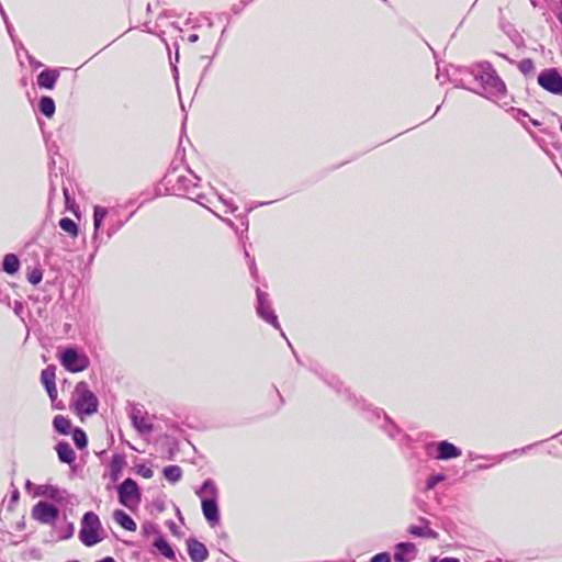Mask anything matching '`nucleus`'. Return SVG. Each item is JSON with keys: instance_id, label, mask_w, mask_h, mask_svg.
<instances>
[{"instance_id": "9d476101", "label": "nucleus", "mask_w": 562, "mask_h": 562, "mask_svg": "<svg viewBox=\"0 0 562 562\" xmlns=\"http://www.w3.org/2000/svg\"><path fill=\"white\" fill-rule=\"evenodd\" d=\"M417 554V549L414 543L401 542L395 547L394 560L395 562H412Z\"/></svg>"}, {"instance_id": "f3484780", "label": "nucleus", "mask_w": 562, "mask_h": 562, "mask_svg": "<svg viewBox=\"0 0 562 562\" xmlns=\"http://www.w3.org/2000/svg\"><path fill=\"white\" fill-rule=\"evenodd\" d=\"M3 270L9 273L13 274L15 273L20 268V261L19 258L13 254H8L3 258Z\"/></svg>"}, {"instance_id": "4c0bfd02", "label": "nucleus", "mask_w": 562, "mask_h": 562, "mask_svg": "<svg viewBox=\"0 0 562 562\" xmlns=\"http://www.w3.org/2000/svg\"><path fill=\"white\" fill-rule=\"evenodd\" d=\"M151 475H153V471H151V470H149V469H147V470L144 472V476H145V477H147V479L151 477Z\"/></svg>"}, {"instance_id": "ea45409f", "label": "nucleus", "mask_w": 562, "mask_h": 562, "mask_svg": "<svg viewBox=\"0 0 562 562\" xmlns=\"http://www.w3.org/2000/svg\"><path fill=\"white\" fill-rule=\"evenodd\" d=\"M101 222L102 221H99L98 218L94 217V227H95V229H98L100 227Z\"/></svg>"}, {"instance_id": "bb28decb", "label": "nucleus", "mask_w": 562, "mask_h": 562, "mask_svg": "<svg viewBox=\"0 0 562 562\" xmlns=\"http://www.w3.org/2000/svg\"><path fill=\"white\" fill-rule=\"evenodd\" d=\"M425 531H426V526L425 527L411 526L408 528V532L416 537H424Z\"/></svg>"}, {"instance_id": "6e6552de", "label": "nucleus", "mask_w": 562, "mask_h": 562, "mask_svg": "<svg viewBox=\"0 0 562 562\" xmlns=\"http://www.w3.org/2000/svg\"><path fill=\"white\" fill-rule=\"evenodd\" d=\"M133 426L139 434H149L153 431V424L147 414L139 408H133L131 413Z\"/></svg>"}, {"instance_id": "f257e3e1", "label": "nucleus", "mask_w": 562, "mask_h": 562, "mask_svg": "<svg viewBox=\"0 0 562 562\" xmlns=\"http://www.w3.org/2000/svg\"><path fill=\"white\" fill-rule=\"evenodd\" d=\"M472 74L484 89L485 97L490 99H501L504 97L506 86L491 64L484 63L476 65Z\"/></svg>"}, {"instance_id": "58836bf2", "label": "nucleus", "mask_w": 562, "mask_h": 562, "mask_svg": "<svg viewBox=\"0 0 562 562\" xmlns=\"http://www.w3.org/2000/svg\"><path fill=\"white\" fill-rule=\"evenodd\" d=\"M98 562H115V560L113 558H111V557H106V558H104V559H102V560H100Z\"/></svg>"}, {"instance_id": "4468645a", "label": "nucleus", "mask_w": 562, "mask_h": 562, "mask_svg": "<svg viewBox=\"0 0 562 562\" xmlns=\"http://www.w3.org/2000/svg\"><path fill=\"white\" fill-rule=\"evenodd\" d=\"M461 456V450L457 448L454 445L448 441H441L438 445V459L447 460L453 459Z\"/></svg>"}, {"instance_id": "f03ea898", "label": "nucleus", "mask_w": 562, "mask_h": 562, "mask_svg": "<svg viewBox=\"0 0 562 562\" xmlns=\"http://www.w3.org/2000/svg\"><path fill=\"white\" fill-rule=\"evenodd\" d=\"M72 406L81 420H83L85 416H90L98 412V397L88 387L86 382L77 383L74 391Z\"/></svg>"}, {"instance_id": "4be33fe9", "label": "nucleus", "mask_w": 562, "mask_h": 562, "mask_svg": "<svg viewBox=\"0 0 562 562\" xmlns=\"http://www.w3.org/2000/svg\"><path fill=\"white\" fill-rule=\"evenodd\" d=\"M53 424H54L55 429L58 432L64 434V435L69 434L70 423L64 416H61V415L55 416Z\"/></svg>"}, {"instance_id": "b1692460", "label": "nucleus", "mask_w": 562, "mask_h": 562, "mask_svg": "<svg viewBox=\"0 0 562 562\" xmlns=\"http://www.w3.org/2000/svg\"><path fill=\"white\" fill-rule=\"evenodd\" d=\"M57 453L60 461L70 463V447L66 442H60L57 446Z\"/></svg>"}, {"instance_id": "9b49d317", "label": "nucleus", "mask_w": 562, "mask_h": 562, "mask_svg": "<svg viewBox=\"0 0 562 562\" xmlns=\"http://www.w3.org/2000/svg\"><path fill=\"white\" fill-rule=\"evenodd\" d=\"M202 503V512L205 519L212 525H216L220 521V512L217 506V499H203Z\"/></svg>"}, {"instance_id": "a878e982", "label": "nucleus", "mask_w": 562, "mask_h": 562, "mask_svg": "<svg viewBox=\"0 0 562 562\" xmlns=\"http://www.w3.org/2000/svg\"><path fill=\"white\" fill-rule=\"evenodd\" d=\"M60 359L64 368L70 371V348L65 349Z\"/></svg>"}, {"instance_id": "a19ab883", "label": "nucleus", "mask_w": 562, "mask_h": 562, "mask_svg": "<svg viewBox=\"0 0 562 562\" xmlns=\"http://www.w3.org/2000/svg\"><path fill=\"white\" fill-rule=\"evenodd\" d=\"M71 212H72L76 216H78V213H77V211L75 210V205H74V204H72Z\"/></svg>"}, {"instance_id": "473e14b6", "label": "nucleus", "mask_w": 562, "mask_h": 562, "mask_svg": "<svg viewBox=\"0 0 562 562\" xmlns=\"http://www.w3.org/2000/svg\"><path fill=\"white\" fill-rule=\"evenodd\" d=\"M424 537L436 539L438 537V533L436 531H434L432 529H430L428 526H426V531H425Z\"/></svg>"}, {"instance_id": "39448f33", "label": "nucleus", "mask_w": 562, "mask_h": 562, "mask_svg": "<svg viewBox=\"0 0 562 562\" xmlns=\"http://www.w3.org/2000/svg\"><path fill=\"white\" fill-rule=\"evenodd\" d=\"M539 86L552 94L562 95V76L554 68L546 69L538 76Z\"/></svg>"}, {"instance_id": "423d86ee", "label": "nucleus", "mask_w": 562, "mask_h": 562, "mask_svg": "<svg viewBox=\"0 0 562 562\" xmlns=\"http://www.w3.org/2000/svg\"><path fill=\"white\" fill-rule=\"evenodd\" d=\"M257 299H258V306H257V313L259 316L265 319L267 323H270L276 328H279L280 325L278 323V318L274 315L273 310L270 307L268 303V295L267 293H263L259 289L257 290Z\"/></svg>"}, {"instance_id": "dca6fc26", "label": "nucleus", "mask_w": 562, "mask_h": 562, "mask_svg": "<svg viewBox=\"0 0 562 562\" xmlns=\"http://www.w3.org/2000/svg\"><path fill=\"white\" fill-rule=\"evenodd\" d=\"M114 520L125 530L135 531L137 526L136 522L125 512L116 509L113 513Z\"/></svg>"}, {"instance_id": "c9c22d12", "label": "nucleus", "mask_w": 562, "mask_h": 562, "mask_svg": "<svg viewBox=\"0 0 562 562\" xmlns=\"http://www.w3.org/2000/svg\"><path fill=\"white\" fill-rule=\"evenodd\" d=\"M198 40H199V36H198L196 34H191V35L189 36V42H190V43H194V42H196Z\"/></svg>"}, {"instance_id": "e433bc0d", "label": "nucleus", "mask_w": 562, "mask_h": 562, "mask_svg": "<svg viewBox=\"0 0 562 562\" xmlns=\"http://www.w3.org/2000/svg\"><path fill=\"white\" fill-rule=\"evenodd\" d=\"M78 234V227L77 225L72 222V237L77 236Z\"/></svg>"}, {"instance_id": "cd10ccee", "label": "nucleus", "mask_w": 562, "mask_h": 562, "mask_svg": "<svg viewBox=\"0 0 562 562\" xmlns=\"http://www.w3.org/2000/svg\"><path fill=\"white\" fill-rule=\"evenodd\" d=\"M442 480H443V475H440V474L429 477V480L427 482V488L428 490L434 488Z\"/></svg>"}, {"instance_id": "ddd939ff", "label": "nucleus", "mask_w": 562, "mask_h": 562, "mask_svg": "<svg viewBox=\"0 0 562 562\" xmlns=\"http://www.w3.org/2000/svg\"><path fill=\"white\" fill-rule=\"evenodd\" d=\"M59 77V71L56 69H45L37 76V85L42 89L52 90Z\"/></svg>"}, {"instance_id": "393cba45", "label": "nucleus", "mask_w": 562, "mask_h": 562, "mask_svg": "<svg viewBox=\"0 0 562 562\" xmlns=\"http://www.w3.org/2000/svg\"><path fill=\"white\" fill-rule=\"evenodd\" d=\"M518 68L519 70L525 74V75H529V74H532L533 70H535V64L531 59L527 58V59H522L519 65H518Z\"/></svg>"}, {"instance_id": "1a4fd4ad", "label": "nucleus", "mask_w": 562, "mask_h": 562, "mask_svg": "<svg viewBox=\"0 0 562 562\" xmlns=\"http://www.w3.org/2000/svg\"><path fill=\"white\" fill-rule=\"evenodd\" d=\"M55 370H56L55 367L48 366L41 373V382L44 385V387L46 389L52 402H55L57 398V390H56V384H55V379H56Z\"/></svg>"}, {"instance_id": "a211bd4d", "label": "nucleus", "mask_w": 562, "mask_h": 562, "mask_svg": "<svg viewBox=\"0 0 562 562\" xmlns=\"http://www.w3.org/2000/svg\"><path fill=\"white\" fill-rule=\"evenodd\" d=\"M89 364V359L86 355L79 353L72 349V373L85 370Z\"/></svg>"}, {"instance_id": "412c9836", "label": "nucleus", "mask_w": 562, "mask_h": 562, "mask_svg": "<svg viewBox=\"0 0 562 562\" xmlns=\"http://www.w3.org/2000/svg\"><path fill=\"white\" fill-rule=\"evenodd\" d=\"M72 441L80 450L87 448L88 438L81 428H72Z\"/></svg>"}, {"instance_id": "2eb2a0df", "label": "nucleus", "mask_w": 562, "mask_h": 562, "mask_svg": "<svg viewBox=\"0 0 562 562\" xmlns=\"http://www.w3.org/2000/svg\"><path fill=\"white\" fill-rule=\"evenodd\" d=\"M196 495L201 498V501L207 499V498L217 499L218 490H217L214 481L211 479H207L206 481H204L202 486L196 491Z\"/></svg>"}, {"instance_id": "f8f14e48", "label": "nucleus", "mask_w": 562, "mask_h": 562, "mask_svg": "<svg viewBox=\"0 0 562 562\" xmlns=\"http://www.w3.org/2000/svg\"><path fill=\"white\" fill-rule=\"evenodd\" d=\"M188 552L193 562H203L209 555L205 546L194 539L188 541Z\"/></svg>"}, {"instance_id": "20e7f679", "label": "nucleus", "mask_w": 562, "mask_h": 562, "mask_svg": "<svg viewBox=\"0 0 562 562\" xmlns=\"http://www.w3.org/2000/svg\"><path fill=\"white\" fill-rule=\"evenodd\" d=\"M119 499L123 506L130 509L138 506L140 502V492L137 483L133 479L128 477L124 480V482L119 486Z\"/></svg>"}, {"instance_id": "79ce46f5", "label": "nucleus", "mask_w": 562, "mask_h": 562, "mask_svg": "<svg viewBox=\"0 0 562 562\" xmlns=\"http://www.w3.org/2000/svg\"><path fill=\"white\" fill-rule=\"evenodd\" d=\"M72 562H79V561H74V560H72Z\"/></svg>"}, {"instance_id": "c85d7f7f", "label": "nucleus", "mask_w": 562, "mask_h": 562, "mask_svg": "<svg viewBox=\"0 0 562 562\" xmlns=\"http://www.w3.org/2000/svg\"><path fill=\"white\" fill-rule=\"evenodd\" d=\"M370 562H391V558L386 552L378 553L371 559Z\"/></svg>"}, {"instance_id": "c756f323", "label": "nucleus", "mask_w": 562, "mask_h": 562, "mask_svg": "<svg viewBox=\"0 0 562 562\" xmlns=\"http://www.w3.org/2000/svg\"><path fill=\"white\" fill-rule=\"evenodd\" d=\"M27 279L32 284H37L42 281V272L33 271L29 274Z\"/></svg>"}, {"instance_id": "7ed1b4c3", "label": "nucleus", "mask_w": 562, "mask_h": 562, "mask_svg": "<svg viewBox=\"0 0 562 562\" xmlns=\"http://www.w3.org/2000/svg\"><path fill=\"white\" fill-rule=\"evenodd\" d=\"M101 532L102 527L99 517L91 512L85 514L79 531L80 540L86 546L91 547L102 540Z\"/></svg>"}, {"instance_id": "7c9ffc66", "label": "nucleus", "mask_w": 562, "mask_h": 562, "mask_svg": "<svg viewBox=\"0 0 562 562\" xmlns=\"http://www.w3.org/2000/svg\"><path fill=\"white\" fill-rule=\"evenodd\" d=\"M59 226L67 233H70V217H63L59 221Z\"/></svg>"}, {"instance_id": "72a5a7b5", "label": "nucleus", "mask_w": 562, "mask_h": 562, "mask_svg": "<svg viewBox=\"0 0 562 562\" xmlns=\"http://www.w3.org/2000/svg\"><path fill=\"white\" fill-rule=\"evenodd\" d=\"M431 562H460L457 558H443L441 560H438L437 558H434Z\"/></svg>"}, {"instance_id": "f704fd0d", "label": "nucleus", "mask_w": 562, "mask_h": 562, "mask_svg": "<svg viewBox=\"0 0 562 562\" xmlns=\"http://www.w3.org/2000/svg\"><path fill=\"white\" fill-rule=\"evenodd\" d=\"M64 195H65L66 206L68 207V203L70 201V196L68 194V190L67 189H64Z\"/></svg>"}, {"instance_id": "aec40b11", "label": "nucleus", "mask_w": 562, "mask_h": 562, "mask_svg": "<svg viewBox=\"0 0 562 562\" xmlns=\"http://www.w3.org/2000/svg\"><path fill=\"white\" fill-rule=\"evenodd\" d=\"M164 476L171 483H177L182 476V470L178 465H168L164 469Z\"/></svg>"}, {"instance_id": "5701e85b", "label": "nucleus", "mask_w": 562, "mask_h": 562, "mask_svg": "<svg viewBox=\"0 0 562 562\" xmlns=\"http://www.w3.org/2000/svg\"><path fill=\"white\" fill-rule=\"evenodd\" d=\"M155 547L168 559H175V552L166 540L159 538L155 541Z\"/></svg>"}, {"instance_id": "2f4dec72", "label": "nucleus", "mask_w": 562, "mask_h": 562, "mask_svg": "<svg viewBox=\"0 0 562 562\" xmlns=\"http://www.w3.org/2000/svg\"><path fill=\"white\" fill-rule=\"evenodd\" d=\"M106 215V211L105 209L103 207H100V206H95L94 207V217L98 218L99 221H103V218L105 217Z\"/></svg>"}, {"instance_id": "6ab92c4d", "label": "nucleus", "mask_w": 562, "mask_h": 562, "mask_svg": "<svg viewBox=\"0 0 562 562\" xmlns=\"http://www.w3.org/2000/svg\"><path fill=\"white\" fill-rule=\"evenodd\" d=\"M38 109L46 117H52L55 113V102L50 97H42Z\"/></svg>"}, {"instance_id": "0eeeda50", "label": "nucleus", "mask_w": 562, "mask_h": 562, "mask_svg": "<svg viewBox=\"0 0 562 562\" xmlns=\"http://www.w3.org/2000/svg\"><path fill=\"white\" fill-rule=\"evenodd\" d=\"M56 507L46 502H38L32 508V517L40 522L49 524L56 518Z\"/></svg>"}]
</instances>
